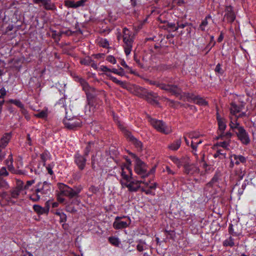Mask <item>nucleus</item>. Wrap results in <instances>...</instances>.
<instances>
[{
	"instance_id": "nucleus-1",
	"label": "nucleus",
	"mask_w": 256,
	"mask_h": 256,
	"mask_svg": "<svg viewBox=\"0 0 256 256\" xmlns=\"http://www.w3.org/2000/svg\"><path fill=\"white\" fill-rule=\"evenodd\" d=\"M122 32L123 48L126 55L128 56L130 54L132 50L134 38L132 32L126 28H123Z\"/></svg>"
},
{
	"instance_id": "nucleus-2",
	"label": "nucleus",
	"mask_w": 256,
	"mask_h": 256,
	"mask_svg": "<svg viewBox=\"0 0 256 256\" xmlns=\"http://www.w3.org/2000/svg\"><path fill=\"white\" fill-rule=\"evenodd\" d=\"M58 188L60 194L68 197L70 198L77 196L81 191V188H72L64 184H58Z\"/></svg>"
},
{
	"instance_id": "nucleus-3",
	"label": "nucleus",
	"mask_w": 256,
	"mask_h": 256,
	"mask_svg": "<svg viewBox=\"0 0 256 256\" xmlns=\"http://www.w3.org/2000/svg\"><path fill=\"white\" fill-rule=\"evenodd\" d=\"M148 120L151 125L158 132L166 134L172 132L171 128L167 126L162 120L152 118L150 116L148 117Z\"/></svg>"
},
{
	"instance_id": "nucleus-4",
	"label": "nucleus",
	"mask_w": 256,
	"mask_h": 256,
	"mask_svg": "<svg viewBox=\"0 0 256 256\" xmlns=\"http://www.w3.org/2000/svg\"><path fill=\"white\" fill-rule=\"evenodd\" d=\"M84 88L86 91L88 104L90 106V110H92L94 112H95V103L96 102V92L95 88L89 86L86 84L84 86Z\"/></svg>"
},
{
	"instance_id": "nucleus-5",
	"label": "nucleus",
	"mask_w": 256,
	"mask_h": 256,
	"mask_svg": "<svg viewBox=\"0 0 256 256\" xmlns=\"http://www.w3.org/2000/svg\"><path fill=\"white\" fill-rule=\"evenodd\" d=\"M131 155L136 158V164L134 170L140 176L141 178H146L150 174L149 172H147L146 165L135 154L132 153Z\"/></svg>"
},
{
	"instance_id": "nucleus-6",
	"label": "nucleus",
	"mask_w": 256,
	"mask_h": 256,
	"mask_svg": "<svg viewBox=\"0 0 256 256\" xmlns=\"http://www.w3.org/2000/svg\"><path fill=\"white\" fill-rule=\"evenodd\" d=\"M144 183V182L142 180H136L133 179H130L128 182L120 181V184L122 186H125L128 188L130 192H136L140 188V184Z\"/></svg>"
},
{
	"instance_id": "nucleus-7",
	"label": "nucleus",
	"mask_w": 256,
	"mask_h": 256,
	"mask_svg": "<svg viewBox=\"0 0 256 256\" xmlns=\"http://www.w3.org/2000/svg\"><path fill=\"white\" fill-rule=\"evenodd\" d=\"M63 123L65 127L71 130H76L78 128L81 126V121L76 118H68L66 117L64 119Z\"/></svg>"
},
{
	"instance_id": "nucleus-8",
	"label": "nucleus",
	"mask_w": 256,
	"mask_h": 256,
	"mask_svg": "<svg viewBox=\"0 0 256 256\" xmlns=\"http://www.w3.org/2000/svg\"><path fill=\"white\" fill-rule=\"evenodd\" d=\"M120 128L122 130L124 134L129 138L130 141L138 150H142V142L135 138L132 133L124 128L122 126L119 125Z\"/></svg>"
},
{
	"instance_id": "nucleus-9",
	"label": "nucleus",
	"mask_w": 256,
	"mask_h": 256,
	"mask_svg": "<svg viewBox=\"0 0 256 256\" xmlns=\"http://www.w3.org/2000/svg\"><path fill=\"white\" fill-rule=\"evenodd\" d=\"M238 140L244 144L247 145L250 142V138L248 133L244 127L238 128V130L236 132Z\"/></svg>"
},
{
	"instance_id": "nucleus-10",
	"label": "nucleus",
	"mask_w": 256,
	"mask_h": 256,
	"mask_svg": "<svg viewBox=\"0 0 256 256\" xmlns=\"http://www.w3.org/2000/svg\"><path fill=\"white\" fill-rule=\"evenodd\" d=\"M242 230V226L238 222L234 224H230L228 228L229 234L234 236H238L241 235Z\"/></svg>"
},
{
	"instance_id": "nucleus-11",
	"label": "nucleus",
	"mask_w": 256,
	"mask_h": 256,
	"mask_svg": "<svg viewBox=\"0 0 256 256\" xmlns=\"http://www.w3.org/2000/svg\"><path fill=\"white\" fill-rule=\"evenodd\" d=\"M236 19V15L234 11L233 7L231 6H226L225 8V14L223 21L232 23Z\"/></svg>"
},
{
	"instance_id": "nucleus-12",
	"label": "nucleus",
	"mask_w": 256,
	"mask_h": 256,
	"mask_svg": "<svg viewBox=\"0 0 256 256\" xmlns=\"http://www.w3.org/2000/svg\"><path fill=\"white\" fill-rule=\"evenodd\" d=\"M230 167L232 168L234 164H239L240 163L244 164L246 162V158L242 155H237L236 154H231L230 156Z\"/></svg>"
},
{
	"instance_id": "nucleus-13",
	"label": "nucleus",
	"mask_w": 256,
	"mask_h": 256,
	"mask_svg": "<svg viewBox=\"0 0 256 256\" xmlns=\"http://www.w3.org/2000/svg\"><path fill=\"white\" fill-rule=\"evenodd\" d=\"M121 176L123 182H128L130 179H132V171L128 165L124 164L122 166Z\"/></svg>"
},
{
	"instance_id": "nucleus-14",
	"label": "nucleus",
	"mask_w": 256,
	"mask_h": 256,
	"mask_svg": "<svg viewBox=\"0 0 256 256\" xmlns=\"http://www.w3.org/2000/svg\"><path fill=\"white\" fill-rule=\"evenodd\" d=\"M184 168V172L186 174L192 176L198 174L200 172V168L194 164H185Z\"/></svg>"
},
{
	"instance_id": "nucleus-15",
	"label": "nucleus",
	"mask_w": 256,
	"mask_h": 256,
	"mask_svg": "<svg viewBox=\"0 0 256 256\" xmlns=\"http://www.w3.org/2000/svg\"><path fill=\"white\" fill-rule=\"evenodd\" d=\"M50 185L46 182L38 183V188L36 190V192L40 193L42 194H48L50 193Z\"/></svg>"
},
{
	"instance_id": "nucleus-16",
	"label": "nucleus",
	"mask_w": 256,
	"mask_h": 256,
	"mask_svg": "<svg viewBox=\"0 0 256 256\" xmlns=\"http://www.w3.org/2000/svg\"><path fill=\"white\" fill-rule=\"evenodd\" d=\"M23 190L22 186V180H18L16 181V186L10 191V198H18L21 192Z\"/></svg>"
},
{
	"instance_id": "nucleus-17",
	"label": "nucleus",
	"mask_w": 256,
	"mask_h": 256,
	"mask_svg": "<svg viewBox=\"0 0 256 256\" xmlns=\"http://www.w3.org/2000/svg\"><path fill=\"white\" fill-rule=\"evenodd\" d=\"M121 217L117 216L113 223V226L116 230L126 228L130 224V220L128 218L127 222L120 220Z\"/></svg>"
},
{
	"instance_id": "nucleus-18",
	"label": "nucleus",
	"mask_w": 256,
	"mask_h": 256,
	"mask_svg": "<svg viewBox=\"0 0 256 256\" xmlns=\"http://www.w3.org/2000/svg\"><path fill=\"white\" fill-rule=\"evenodd\" d=\"M164 90L171 93L172 94H174L176 96L180 94L182 92L181 89L176 85L174 84H166Z\"/></svg>"
},
{
	"instance_id": "nucleus-19",
	"label": "nucleus",
	"mask_w": 256,
	"mask_h": 256,
	"mask_svg": "<svg viewBox=\"0 0 256 256\" xmlns=\"http://www.w3.org/2000/svg\"><path fill=\"white\" fill-rule=\"evenodd\" d=\"M216 120L218 121V130L220 131V132H222L224 133V131L225 130L226 127V120L220 116L218 112H216Z\"/></svg>"
},
{
	"instance_id": "nucleus-20",
	"label": "nucleus",
	"mask_w": 256,
	"mask_h": 256,
	"mask_svg": "<svg viewBox=\"0 0 256 256\" xmlns=\"http://www.w3.org/2000/svg\"><path fill=\"white\" fill-rule=\"evenodd\" d=\"M158 98V96L157 94L153 92H148L146 96V100L152 104L158 105L159 104V102L157 100Z\"/></svg>"
},
{
	"instance_id": "nucleus-21",
	"label": "nucleus",
	"mask_w": 256,
	"mask_h": 256,
	"mask_svg": "<svg viewBox=\"0 0 256 256\" xmlns=\"http://www.w3.org/2000/svg\"><path fill=\"white\" fill-rule=\"evenodd\" d=\"M86 160L82 156L76 154L75 156V162L80 170H83L86 164Z\"/></svg>"
},
{
	"instance_id": "nucleus-22",
	"label": "nucleus",
	"mask_w": 256,
	"mask_h": 256,
	"mask_svg": "<svg viewBox=\"0 0 256 256\" xmlns=\"http://www.w3.org/2000/svg\"><path fill=\"white\" fill-rule=\"evenodd\" d=\"M221 176L222 174L220 172H216L211 180L207 184V186L212 187L214 185L218 184L220 179Z\"/></svg>"
},
{
	"instance_id": "nucleus-23",
	"label": "nucleus",
	"mask_w": 256,
	"mask_h": 256,
	"mask_svg": "<svg viewBox=\"0 0 256 256\" xmlns=\"http://www.w3.org/2000/svg\"><path fill=\"white\" fill-rule=\"evenodd\" d=\"M10 138V133L5 134L0 140V146H1L2 148H4L8 143Z\"/></svg>"
},
{
	"instance_id": "nucleus-24",
	"label": "nucleus",
	"mask_w": 256,
	"mask_h": 256,
	"mask_svg": "<svg viewBox=\"0 0 256 256\" xmlns=\"http://www.w3.org/2000/svg\"><path fill=\"white\" fill-rule=\"evenodd\" d=\"M80 62L82 64L91 66L94 70L96 69V65L94 64V62L90 56H86L81 59Z\"/></svg>"
},
{
	"instance_id": "nucleus-25",
	"label": "nucleus",
	"mask_w": 256,
	"mask_h": 256,
	"mask_svg": "<svg viewBox=\"0 0 256 256\" xmlns=\"http://www.w3.org/2000/svg\"><path fill=\"white\" fill-rule=\"evenodd\" d=\"M234 174L236 177V179L238 181L240 180L246 174V169L242 168H236L234 170Z\"/></svg>"
},
{
	"instance_id": "nucleus-26",
	"label": "nucleus",
	"mask_w": 256,
	"mask_h": 256,
	"mask_svg": "<svg viewBox=\"0 0 256 256\" xmlns=\"http://www.w3.org/2000/svg\"><path fill=\"white\" fill-rule=\"evenodd\" d=\"M243 105L238 106L236 105L235 103L232 102L230 104V113L234 116H236V114L240 112L243 108Z\"/></svg>"
},
{
	"instance_id": "nucleus-27",
	"label": "nucleus",
	"mask_w": 256,
	"mask_h": 256,
	"mask_svg": "<svg viewBox=\"0 0 256 256\" xmlns=\"http://www.w3.org/2000/svg\"><path fill=\"white\" fill-rule=\"evenodd\" d=\"M42 4L44 8L46 10H56V8L54 3L51 2L50 0H44Z\"/></svg>"
},
{
	"instance_id": "nucleus-28",
	"label": "nucleus",
	"mask_w": 256,
	"mask_h": 256,
	"mask_svg": "<svg viewBox=\"0 0 256 256\" xmlns=\"http://www.w3.org/2000/svg\"><path fill=\"white\" fill-rule=\"evenodd\" d=\"M182 143L180 138L175 140L173 142L168 146V148L172 150H176L180 147Z\"/></svg>"
},
{
	"instance_id": "nucleus-29",
	"label": "nucleus",
	"mask_w": 256,
	"mask_h": 256,
	"mask_svg": "<svg viewBox=\"0 0 256 256\" xmlns=\"http://www.w3.org/2000/svg\"><path fill=\"white\" fill-rule=\"evenodd\" d=\"M34 211L38 214H48V209L42 208L40 205L34 204L33 206Z\"/></svg>"
},
{
	"instance_id": "nucleus-30",
	"label": "nucleus",
	"mask_w": 256,
	"mask_h": 256,
	"mask_svg": "<svg viewBox=\"0 0 256 256\" xmlns=\"http://www.w3.org/2000/svg\"><path fill=\"white\" fill-rule=\"evenodd\" d=\"M212 18L210 14H208L204 20H203L199 26V29L204 32L206 30V27L208 25V20Z\"/></svg>"
},
{
	"instance_id": "nucleus-31",
	"label": "nucleus",
	"mask_w": 256,
	"mask_h": 256,
	"mask_svg": "<svg viewBox=\"0 0 256 256\" xmlns=\"http://www.w3.org/2000/svg\"><path fill=\"white\" fill-rule=\"evenodd\" d=\"M202 140H200L197 142H194V140H192L190 144V146L192 149V152L193 154L196 156V158H198V155L196 154L197 147L198 144H202Z\"/></svg>"
},
{
	"instance_id": "nucleus-32",
	"label": "nucleus",
	"mask_w": 256,
	"mask_h": 256,
	"mask_svg": "<svg viewBox=\"0 0 256 256\" xmlns=\"http://www.w3.org/2000/svg\"><path fill=\"white\" fill-rule=\"evenodd\" d=\"M194 103L200 106H207L208 104V102L199 96L194 98Z\"/></svg>"
},
{
	"instance_id": "nucleus-33",
	"label": "nucleus",
	"mask_w": 256,
	"mask_h": 256,
	"mask_svg": "<svg viewBox=\"0 0 256 256\" xmlns=\"http://www.w3.org/2000/svg\"><path fill=\"white\" fill-rule=\"evenodd\" d=\"M160 22L162 24H166L167 28L170 30L176 31L178 30V27H176L175 24L172 22H169L166 20H160Z\"/></svg>"
},
{
	"instance_id": "nucleus-34",
	"label": "nucleus",
	"mask_w": 256,
	"mask_h": 256,
	"mask_svg": "<svg viewBox=\"0 0 256 256\" xmlns=\"http://www.w3.org/2000/svg\"><path fill=\"white\" fill-rule=\"evenodd\" d=\"M234 244V239L232 238V236L223 242V246H224L232 247Z\"/></svg>"
},
{
	"instance_id": "nucleus-35",
	"label": "nucleus",
	"mask_w": 256,
	"mask_h": 256,
	"mask_svg": "<svg viewBox=\"0 0 256 256\" xmlns=\"http://www.w3.org/2000/svg\"><path fill=\"white\" fill-rule=\"evenodd\" d=\"M213 156L214 158H218L220 160H223L226 158V154L222 150H218Z\"/></svg>"
},
{
	"instance_id": "nucleus-36",
	"label": "nucleus",
	"mask_w": 256,
	"mask_h": 256,
	"mask_svg": "<svg viewBox=\"0 0 256 256\" xmlns=\"http://www.w3.org/2000/svg\"><path fill=\"white\" fill-rule=\"evenodd\" d=\"M232 136V133H231L230 132H224V133L222 132H220V134L218 136V139H221V140H230Z\"/></svg>"
},
{
	"instance_id": "nucleus-37",
	"label": "nucleus",
	"mask_w": 256,
	"mask_h": 256,
	"mask_svg": "<svg viewBox=\"0 0 256 256\" xmlns=\"http://www.w3.org/2000/svg\"><path fill=\"white\" fill-rule=\"evenodd\" d=\"M98 44L104 48H109V42L106 39H104L102 38H98Z\"/></svg>"
},
{
	"instance_id": "nucleus-38",
	"label": "nucleus",
	"mask_w": 256,
	"mask_h": 256,
	"mask_svg": "<svg viewBox=\"0 0 256 256\" xmlns=\"http://www.w3.org/2000/svg\"><path fill=\"white\" fill-rule=\"evenodd\" d=\"M13 162V158L12 157V155L10 154L8 156V158L6 160V163L7 165L8 168L10 170H14V167L12 164Z\"/></svg>"
},
{
	"instance_id": "nucleus-39",
	"label": "nucleus",
	"mask_w": 256,
	"mask_h": 256,
	"mask_svg": "<svg viewBox=\"0 0 256 256\" xmlns=\"http://www.w3.org/2000/svg\"><path fill=\"white\" fill-rule=\"evenodd\" d=\"M0 198H1L4 201V202L5 204L6 202L11 201L10 196L6 192H3L0 194Z\"/></svg>"
},
{
	"instance_id": "nucleus-40",
	"label": "nucleus",
	"mask_w": 256,
	"mask_h": 256,
	"mask_svg": "<svg viewBox=\"0 0 256 256\" xmlns=\"http://www.w3.org/2000/svg\"><path fill=\"white\" fill-rule=\"evenodd\" d=\"M8 102L10 103V104H13L20 108H24V104L18 100L10 99L8 100Z\"/></svg>"
},
{
	"instance_id": "nucleus-41",
	"label": "nucleus",
	"mask_w": 256,
	"mask_h": 256,
	"mask_svg": "<svg viewBox=\"0 0 256 256\" xmlns=\"http://www.w3.org/2000/svg\"><path fill=\"white\" fill-rule=\"evenodd\" d=\"M50 153L48 151H44L40 154V158L42 162H44V164H45V162L48 159L50 158Z\"/></svg>"
},
{
	"instance_id": "nucleus-42",
	"label": "nucleus",
	"mask_w": 256,
	"mask_h": 256,
	"mask_svg": "<svg viewBox=\"0 0 256 256\" xmlns=\"http://www.w3.org/2000/svg\"><path fill=\"white\" fill-rule=\"evenodd\" d=\"M170 159L172 162L178 166V168H180L183 165L182 161L176 156L171 157Z\"/></svg>"
},
{
	"instance_id": "nucleus-43",
	"label": "nucleus",
	"mask_w": 256,
	"mask_h": 256,
	"mask_svg": "<svg viewBox=\"0 0 256 256\" xmlns=\"http://www.w3.org/2000/svg\"><path fill=\"white\" fill-rule=\"evenodd\" d=\"M229 126L232 130H234L236 129L237 130V131L238 130V128L243 127L240 126V124L237 122V119H236L235 122H234L232 121H231L229 124Z\"/></svg>"
},
{
	"instance_id": "nucleus-44",
	"label": "nucleus",
	"mask_w": 256,
	"mask_h": 256,
	"mask_svg": "<svg viewBox=\"0 0 256 256\" xmlns=\"http://www.w3.org/2000/svg\"><path fill=\"white\" fill-rule=\"evenodd\" d=\"M72 34H73V32H72L70 30H60L58 32V35L59 36H62L63 35H64L66 36H70L72 35Z\"/></svg>"
},
{
	"instance_id": "nucleus-45",
	"label": "nucleus",
	"mask_w": 256,
	"mask_h": 256,
	"mask_svg": "<svg viewBox=\"0 0 256 256\" xmlns=\"http://www.w3.org/2000/svg\"><path fill=\"white\" fill-rule=\"evenodd\" d=\"M55 214L60 216V222H64L66 221V216L65 214L60 212H56Z\"/></svg>"
},
{
	"instance_id": "nucleus-46",
	"label": "nucleus",
	"mask_w": 256,
	"mask_h": 256,
	"mask_svg": "<svg viewBox=\"0 0 256 256\" xmlns=\"http://www.w3.org/2000/svg\"><path fill=\"white\" fill-rule=\"evenodd\" d=\"M146 245V242L140 240H138V244L136 246V249L139 252H142L144 250V246Z\"/></svg>"
},
{
	"instance_id": "nucleus-47",
	"label": "nucleus",
	"mask_w": 256,
	"mask_h": 256,
	"mask_svg": "<svg viewBox=\"0 0 256 256\" xmlns=\"http://www.w3.org/2000/svg\"><path fill=\"white\" fill-rule=\"evenodd\" d=\"M108 240L110 243L114 246H118L120 244V242L114 236L110 237Z\"/></svg>"
},
{
	"instance_id": "nucleus-48",
	"label": "nucleus",
	"mask_w": 256,
	"mask_h": 256,
	"mask_svg": "<svg viewBox=\"0 0 256 256\" xmlns=\"http://www.w3.org/2000/svg\"><path fill=\"white\" fill-rule=\"evenodd\" d=\"M34 183V180H28L26 182V184L24 185V184L22 181V189L23 190H27L29 188V187L32 186V184Z\"/></svg>"
},
{
	"instance_id": "nucleus-49",
	"label": "nucleus",
	"mask_w": 256,
	"mask_h": 256,
	"mask_svg": "<svg viewBox=\"0 0 256 256\" xmlns=\"http://www.w3.org/2000/svg\"><path fill=\"white\" fill-rule=\"evenodd\" d=\"M29 198L32 202H37L40 200V196L35 192V193L30 195Z\"/></svg>"
},
{
	"instance_id": "nucleus-50",
	"label": "nucleus",
	"mask_w": 256,
	"mask_h": 256,
	"mask_svg": "<svg viewBox=\"0 0 256 256\" xmlns=\"http://www.w3.org/2000/svg\"><path fill=\"white\" fill-rule=\"evenodd\" d=\"M65 6H67L68 8H76V2L72 0H68L66 1H65L64 2Z\"/></svg>"
},
{
	"instance_id": "nucleus-51",
	"label": "nucleus",
	"mask_w": 256,
	"mask_h": 256,
	"mask_svg": "<svg viewBox=\"0 0 256 256\" xmlns=\"http://www.w3.org/2000/svg\"><path fill=\"white\" fill-rule=\"evenodd\" d=\"M8 188V182L3 178L0 177V188L7 189Z\"/></svg>"
},
{
	"instance_id": "nucleus-52",
	"label": "nucleus",
	"mask_w": 256,
	"mask_h": 256,
	"mask_svg": "<svg viewBox=\"0 0 256 256\" xmlns=\"http://www.w3.org/2000/svg\"><path fill=\"white\" fill-rule=\"evenodd\" d=\"M111 72L120 76H124V70L122 68H120L119 70H117L116 68H112L111 70Z\"/></svg>"
},
{
	"instance_id": "nucleus-53",
	"label": "nucleus",
	"mask_w": 256,
	"mask_h": 256,
	"mask_svg": "<svg viewBox=\"0 0 256 256\" xmlns=\"http://www.w3.org/2000/svg\"><path fill=\"white\" fill-rule=\"evenodd\" d=\"M217 145L219 146L222 147L226 150L228 149V146H230V142L224 141V142H220L217 144Z\"/></svg>"
},
{
	"instance_id": "nucleus-54",
	"label": "nucleus",
	"mask_w": 256,
	"mask_h": 256,
	"mask_svg": "<svg viewBox=\"0 0 256 256\" xmlns=\"http://www.w3.org/2000/svg\"><path fill=\"white\" fill-rule=\"evenodd\" d=\"M48 113L46 110H42L41 112L35 114V116L40 118H45L47 117Z\"/></svg>"
},
{
	"instance_id": "nucleus-55",
	"label": "nucleus",
	"mask_w": 256,
	"mask_h": 256,
	"mask_svg": "<svg viewBox=\"0 0 256 256\" xmlns=\"http://www.w3.org/2000/svg\"><path fill=\"white\" fill-rule=\"evenodd\" d=\"M188 136L189 138H190L191 139L197 138H199L200 134L196 132H192L188 133Z\"/></svg>"
},
{
	"instance_id": "nucleus-56",
	"label": "nucleus",
	"mask_w": 256,
	"mask_h": 256,
	"mask_svg": "<svg viewBox=\"0 0 256 256\" xmlns=\"http://www.w3.org/2000/svg\"><path fill=\"white\" fill-rule=\"evenodd\" d=\"M110 76V79L114 82H115L116 84H119V85H120V86H122L124 84V82H122V81L121 80H118L115 77H114L112 76Z\"/></svg>"
},
{
	"instance_id": "nucleus-57",
	"label": "nucleus",
	"mask_w": 256,
	"mask_h": 256,
	"mask_svg": "<svg viewBox=\"0 0 256 256\" xmlns=\"http://www.w3.org/2000/svg\"><path fill=\"white\" fill-rule=\"evenodd\" d=\"M66 210L67 212L70 213H75L76 212V210L70 205L67 206Z\"/></svg>"
},
{
	"instance_id": "nucleus-58",
	"label": "nucleus",
	"mask_w": 256,
	"mask_h": 256,
	"mask_svg": "<svg viewBox=\"0 0 256 256\" xmlns=\"http://www.w3.org/2000/svg\"><path fill=\"white\" fill-rule=\"evenodd\" d=\"M8 174V173L4 167H2L0 170V176H7Z\"/></svg>"
},
{
	"instance_id": "nucleus-59",
	"label": "nucleus",
	"mask_w": 256,
	"mask_h": 256,
	"mask_svg": "<svg viewBox=\"0 0 256 256\" xmlns=\"http://www.w3.org/2000/svg\"><path fill=\"white\" fill-rule=\"evenodd\" d=\"M214 70L216 72H218V73H219L220 74H223V70H222V69L221 68V65L220 64H218L216 66Z\"/></svg>"
},
{
	"instance_id": "nucleus-60",
	"label": "nucleus",
	"mask_w": 256,
	"mask_h": 256,
	"mask_svg": "<svg viewBox=\"0 0 256 256\" xmlns=\"http://www.w3.org/2000/svg\"><path fill=\"white\" fill-rule=\"evenodd\" d=\"M87 0H80L76 2V8L84 6Z\"/></svg>"
},
{
	"instance_id": "nucleus-61",
	"label": "nucleus",
	"mask_w": 256,
	"mask_h": 256,
	"mask_svg": "<svg viewBox=\"0 0 256 256\" xmlns=\"http://www.w3.org/2000/svg\"><path fill=\"white\" fill-rule=\"evenodd\" d=\"M107 60L112 64H114L116 63V60L115 58L112 56H109L106 58Z\"/></svg>"
},
{
	"instance_id": "nucleus-62",
	"label": "nucleus",
	"mask_w": 256,
	"mask_h": 256,
	"mask_svg": "<svg viewBox=\"0 0 256 256\" xmlns=\"http://www.w3.org/2000/svg\"><path fill=\"white\" fill-rule=\"evenodd\" d=\"M6 94V91L4 88L0 89V98H3Z\"/></svg>"
},
{
	"instance_id": "nucleus-63",
	"label": "nucleus",
	"mask_w": 256,
	"mask_h": 256,
	"mask_svg": "<svg viewBox=\"0 0 256 256\" xmlns=\"http://www.w3.org/2000/svg\"><path fill=\"white\" fill-rule=\"evenodd\" d=\"M166 84H164V83H160L158 82H156V86L159 88H160L162 90H164V88H165V86H166Z\"/></svg>"
},
{
	"instance_id": "nucleus-64",
	"label": "nucleus",
	"mask_w": 256,
	"mask_h": 256,
	"mask_svg": "<svg viewBox=\"0 0 256 256\" xmlns=\"http://www.w3.org/2000/svg\"><path fill=\"white\" fill-rule=\"evenodd\" d=\"M92 146L93 147V148H94V142H90L88 143V146L86 148V151H88V152L90 151V150H91Z\"/></svg>"
}]
</instances>
